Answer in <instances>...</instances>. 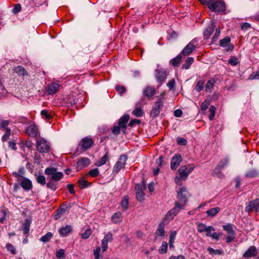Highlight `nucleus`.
<instances>
[{
    "mask_svg": "<svg viewBox=\"0 0 259 259\" xmlns=\"http://www.w3.org/2000/svg\"><path fill=\"white\" fill-rule=\"evenodd\" d=\"M209 104H210V102L209 100H205L201 104V110H203V111L206 110L208 108Z\"/></svg>",
    "mask_w": 259,
    "mask_h": 259,
    "instance_id": "052dcab7",
    "label": "nucleus"
},
{
    "mask_svg": "<svg viewBox=\"0 0 259 259\" xmlns=\"http://www.w3.org/2000/svg\"><path fill=\"white\" fill-rule=\"evenodd\" d=\"M78 183L81 188H84L89 185L90 184L88 183V181L84 178H81L78 181Z\"/></svg>",
    "mask_w": 259,
    "mask_h": 259,
    "instance_id": "4c0bfd02",
    "label": "nucleus"
},
{
    "mask_svg": "<svg viewBox=\"0 0 259 259\" xmlns=\"http://www.w3.org/2000/svg\"><path fill=\"white\" fill-rule=\"evenodd\" d=\"M54 181L50 180V181L47 184V186L48 188L55 190L57 188V184L55 183V181Z\"/></svg>",
    "mask_w": 259,
    "mask_h": 259,
    "instance_id": "603ef678",
    "label": "nucleus"
},
{
    "mask_svg": "<svg viewBox=\"0 0 259 259\" xmlns=\"http://www.w3.org/2000/svg\"><path fill=\"white\" fill-rule=\"evenodd\" d=\"M182 161V157L180 154H176L172 157L171 163L170 167L171 169L175 170L179 166Z\"/></svg>",
    "mask_w": 259,
    "mask_h": 259,
    "instance_id": "f3484780",
    "label": "nucleus"
},
{
    "mask_svg": "<svg viewBox=\"0 0 259 259\" xmlns=\"http://www.w3.org/2000/svg\"><path fill=\"white\" fill-rule=\"evenodd\" d=\"M182 180H183L182 178L180 177L179 175L176 176L175 178L176 183L179 186H181L182 185Z\"/></svg>",
    "mask_w": 259,
    "mask_h": 259,
    "instance_id": "774afa93",
    "label": "nucleus"
},
{
    "mask_svg": "<svg viewBox=\"0 0 259 259\" xmlns=\"http://www.w3.org/2000/svg\"><path fill=\"white\" fill-rule=\"evenodd\" d=\"M176 235H177V232L175 231H171L170 233L169 246L170 248H174L173 244L175 242Z\"/></svg>",
    "mask_w": 259,
    "mask_h": 259,
    "instance_id": "473e14b6",
    "label": "nucleus"
},
{
    "mask_svg": "<svg viewBox=\"0 0 259 259\" xmlns=\"http://www.w3.org/2000/svg\"><path fill=\"white\" fill-rule=\"evenodd\" d=\"M146 189V186L145 184L142 185L138 184L136 185V197L137 199L139 201H142L144 199L145 194L143 192V190Z\"/></svg>",
    "mask_w": 259,
    "mask_h": 259,
    "instance_id": "2eb2a0df",
    "label": "nucleus"
},
{
    "mask_svg": "<svg viewBox=\"0 0 259 259\" xmlns=\"http://www.w3.org/2000/svg\"><path fill=\"white\" fill-rule=\"evenodd\" d=\"M239 63L238 59L235 56H232L228 60V63L232 66H236Z\"/></svg>",
    "mask_w": 259,
    "mask_h": 259,
    "instance_id": "ea45409f",
    "label": "nucleus"
},
{
    "mask_svg": "<svg viewBox=\"0 0 259 259\" xmlns=\"http://www.w3.org/2000/svg\"><path fill=\"white\" fill-rule=\"evenodd\" d=\"M71 232V228H61L59 230V233L62 236H66Z\"/></svg>",
    "mask_w": 259,
    "mask_h": 259,
    "instance_id": "e433bc0d",
    "label": "nucleus"
},
{
    "mask_svg": "<svg viewBox=\"0 0 259 259\" xmlns=\"http://www.w3.org/2000/svg\"><path fill=\"white\" fill-rule=\"evenodd\" d=\"M92 230L90 228H88L81 234V238L84 239H88L92 234Z\"/></svg>",
    "mask_w": 259,
    "mask_h": 259,
    "instance_id": "09e8293b",
    "label": "nucleus"
},
{
    "mask_svg": "<svg viewBox=\"0 0 259 259\" xmlns=\"http://www.w3.org/2000/svg\"><path fill=\"white\" fill-rule=\"evenodd\" d=\"M215 80L211 79L208 80L205 85V91L206 92H211L215 84Z\"/></svg>",
    "mask_w": 259,
    "mask_h": 259,
    "instance_id": "bb28decb",
    "label": "nucleus"
},
{
    "mask_svg": "<svg viewBox=\"0 0 259 259\" xmlns=\"http://www.w3.org/2000/svg\"><path fill=\"white\" fill-rule=\"evenodd\" d=\"M36 180L38 183L42 185H45L46 184V178L42 175L38 176L36 177Z\"/></svg>",
    "mask_w": 259,
    "mask_h": 259,
    "instance_id": "8fccbe9b",
    "label": "nucleus"
},
{
    "mask_svg": "<svg viewBox=\"0 0 259 259\" xmlns=\"http://www.w3.org/2000/svg\"><path fill=\"white\" fill-rule=\"evenodd\" d=\"M6 247L12 254H16L15 248L12 244L10 243H7L6 245Z\"/></svg>",
    "mask_w": 259,
    "mask_h": 259,
    "instance_id": "5fc2aeb1",
    "label": "nucleus"
},
{
    "mask_svg": "<svg viewBox=\"0 0 259 259\" xmlns=\"http://www.w3.org/2000/svg\"><path fill=\"white\" fill-rule=\"evenodd\" d=\"M128 201L129 198L128 196H125L123 197L120 203L122 209L126 210L128 209L129 204Z\"/></svg>",
    "mask_w": 259,
    "mask_h": 259,
    "instance_id": "cd10ccee",
    "label": "nucleus"
},
{
    "mask_svg": "<svg viewBox=\"0 0 259 259\" xmlns=\"http://www.w3.org/2000/svg\"><path fill=\"white\" fill-rule=\"evenodd\" d=\"M231 39L230 37L227 36L223 39L220 40V46L222 47L225 48V51L227 52L231 51L234 49V45L230 43Z\"/></svg>",
    "mask_w": 259,
    "mask_h": 259,
    "instance_id": "f8f14e48",
    "label": "nucleus"
},
{
    "mask_svg": "<svg viewBox=\"0 0 259 259\" xmlns=\"http://www.w3.org/2000/svg\"><path fill=\"white\" fill-rule=\"evenodd\" d=\"M257 253L256 248L254 246H251L244 253L243 256L250 257L255 256Z\"/></svg>",
    "mask_w": 259,
    "mask_h": 259,
    "instance_id": "5701e85b",
    "label": "nucleus"
},
{
    "mask_svg": "<svg viewBox=\"0 0 259 259\" xmlns=\"http://www.w3.org/2000/svg\"><path fill=\"white\" fill-rule=\"evenodd\" d=\"M14 71L19 75L24 76L27 74L25 68L21 66H17L14 69Z\"/></svg>",
    "mask_w": 259,
    "mask_h": 259,
    "instance_id": "2f4dec72",
    "label": "nucleus"
},
{
    "mask_svg": "<svg viewBox=\"0 0 259 259\" xmlns=\"http://www.w3.org/2000/svg\"><path fill=\"white\" fill-rule=\"evenodd\" d=\"M68 206L66 205L61 206L55 212L54 218L56 220L59 219L61 216L63 215L66 212Z\"/></svg>",
    "mask_w": 259,
    "mask_h": 259,
    "instance_id": "412c9836",
    "label": "nucleus"
},
{
    "mask_svg": "<svg viewBox=\"0 0 259 259\" xmlns=\"http://www.w3.org/2000/svg\"><path fill=\"white\" fill-rule=\"evenodd\" d=\"M155 77L158 82L162 83L166 78V71L162 68L160 67L159 65H157V68L155 69Z\"/></svg>",
    "mask_w": 259,
    "mask_h": 259,
    "instance_id": "1a4fd4ad",
    "label": "nucleus"
},
{
    "mask_svg": "<svg viewBox=\"0 0 259 259\" xmlns=\"http://www.w3.org/2000/svg\"><path fill=\"white\" fill-rule=\"evenodd\" d=\"M164 230L163 228H159L155 232V235L156 237H157L158 236H163L164 234Z\"/></svg>",
    "mask_w": 259,
    "mask_h": 259,
    "instance_id": "4d7b16f0",
    "label": "nucleus"
},
{
    "mask_svg": "<svg viewBox=\"0 0 259 259\" xmlns=\"http://www.w3.org/2000/svg\"><path fill=\"white\" fill-rule=\"evenodd\" d=\"M143 110L139 107L135 108L133 111V114L136 117H141L143 115Z\"/></svg>",
    "mask_w": 259,
    "mask_h": 259,
    "instance_id": "79ce46f5",
    "label": "nucleus"
},
{
    "mask_svg": "<svg viewBox=\"0 0 259 259\" xmlns=\"http://www.w3.org/2000/svg\"><path fill=\"white\" fill-rule=\"evenodd\" d=\"M229 162V160L227 158L225 157L220 160L217 165L215 169L220 170L223 169Z\"/></svg>",
    "mask_w": 259,
    "mask_h": 259,
    "instance_id": "c85d7f7f",
    "label": "nucleus"
},
{
    "mask_svg": "<svg viewBox=\"0 0 259 259\" xmlns=\"http://www.w3.org/2000/svg\"><path fill=\"white\" fill-rule=\"evenodd\" d=\"M207 250L210 254H211L212 255L221 254L222 253V251L219 249H214L211 247H208L207 248Z\"/></svg>",
    "mask_w": 259,
    "mask_h": 259,
    "instance_id": "de8ad7c7",
    "label": "nucleus"
},
{
    "mask_svg": "<svg viewBox=\"0 0 259 259\" xmlns=\"http://www.w3.org/2000/svg\"><path fill=\"white\" fill-rule=\"evenodd\" d=\"M163 106V100L161 98L158 97L155 102L154 106L151 111V114L156 116L159 114L161 108Z\"/></svg>",
    "mask_w": 259,
    "mask_h": 259,
    "instance_id": "dca6fc26",
    "label": "nucleus"
},
{
    "mask_svg": "<svg viewBox=\"0 0 259 259\" xmlns=\"http://www.w3.org/2000/svg\"><path fill=\"white\" fill-rule=\"evenodd\" d=\"M20 185L26 191H29L32 187V183L28 179L23 178L21 179Z\"/></svg>",
    "mask_w": 259,
    "mask_h": 259,
    "instance_id": "6ab92c4d",
    "label": "nucleus"
},
{
    "mask_svg": "<svg viewBox=\"0 0 259 259\" xmlns=\"http://www.w3.org/2000/svg\"><path fill=\"white\" fill-rule=\"evenodd\" d=\"M259 173L255 169H251L248 170L245 174V177L247 178H253L258 177Z\"/></svg>",
    "mask_w": 259,
    "mask_h": 259,
    "instance_id": "393cba45",
    "label": "nucleus"
},
{
    "mask_svg": "<svg viewBox=\"0 0 259 259\" xmlns=\"http://www.w3.org/2000/svg\"><path fill=\"white\" fill-rule=\"evenodd\" d=\"M46 175L51 176L50 180L57 182L61 180L64 176L62 172L57 171L54 167H48L45 170Z\"/></svg>",
    "mask_w": 259,
    "mask_h": 259,
    "instance_id": "7ed1b4c3",
    "label": "nucleus"
},
{
    "mask_svg": "<svg viewBox=\"0 0 259 259\" xmlns=\"http://www.w3.org/2000/svg\"><path fill=\"white\" fill-rule=\"evenodd\" d=\"M11 134V130L9 128H6L5 134L2 136V140L3 142L7 141L10 137Z\"/></svg>",
    "mask_w": 259,
    "mask_h": 259,
    "instance_id": "37998d69",
    "label": "nucleus"
},
{
    "mask_svg": "<svg viewBox=\"0 0 259 259\" xmlns=\"http://www.w3.org/2000/svg\"><path fill=\"white\" fill-rule=\"evenodd\" d=\"M221 34V30L220 28H217L215 30V33L213 35V36L212 37V42L216 41L219 38L220 35Z\"/></svg>",
    "mask_w": 259,
    "mask_h": 259,
    "instance_id": "3c124183",
    "label": "nucleus"
},
{
    "mask_svg": "<svg viewBox=\"0 0 259 259\" xmlns=\"http://www.w3.org/2000/svg\"><path fill=\"white\" fill-rule=\"evenodd\" d=\"M251 24L247 22L243 23L240 26L241 29L244 31L248 30L249 28H251Z\"/></svg>",
    "mask_w": 259,
    "mask_h": 259,
    "instance_id": "bf43d9fd",
    "label": "nucleus"
},
{
    "mask_svg": "<svg viewBox=\"0 0 259 259\" xmlns=\"http://www.w3.org/2000/svg\"><path fill=\"white\" fill-rule=\"evenodd\" d=\"M9 147L12 150L17 149L16 141L14 140H10L9 142Z\"/></svg>",
    "mask_w": 259,
    "mask_h": 259,
    "instance_id": "680f3d73",
    "label": "nucleus"
},
{
    "mask_svg": "<svg viewBox=\"0 0 259 259\" xmlns=\"http://www.w3.org/2000/svg\"><path fill=\"white\" fill-rule=\"evenodd\" d=\"M235 238L234 236V233L233 232H232L230 235H228L226 238V241L228 243H229L231 241H232Z\"/></svg>",
    "mask_w": 259,
    "mask_h": 259,
    "instance_id": "338daca9",
    "label": "nucleus"
},
{
    "mask_svg": "<svg viewBox=\"0 0 259 259\" xmlns=\"http://www.w3.org/2000/svg\"><path fill=\"white\" fill-rule=\"evenodd\" d=\"M108 159V153H106L103 157H102L100 160L97 161L95 164L97 166H101L106 163Z\"/></svg>",
    "mask_w": 259,
    "mask_h": 259,
    "instance_id": "7c9ffc66",
    "label": "nucleus"
},
{
    "mask_svg": "<svg viewBox=\"0 0 259 259\" xmlns=\"http://www.w3.org/2000/svg\"><path fill=\"white\" fill-rule=\"evenodd\" d=\"M130 119V116L125 114L119 120L118 125H115L112 128V132L114 135H118L121 130L123 133H125L126 123Z\"/></svg>",
    "mask_w": 259,
    "mask_h": 259,
    "instance_id": "f03ea898",
    "label": "nucleus"
},
{
    "mask_svg": "<svg viewBox=\"0 0 259 259\" xmlns=\"http://www.w3.org/2000/svg\"><path fill=\"white\" fill-rule=\"evenodd\" d=\"M90 164V160L88 158L82 157L77 162V167L79 169H82L88 166Z\"/></svg>",
    "mask_w": 259,
    "mask_h": 259,
    "instance_id": "4be33fe9",
    "label": "nucleus"
},
{
    "mask_svg": "<svg viewBox=\"0 0 259 259\" xmlns=\"http://www.w3.org/2000/svg\"><path fill=\"white\" fill-rule=\"evenodd\" d=\"M52 236L53 234L49 232L41 237L40 241L44 242H48L51 239Z\"/></svg>",
    "mask_w": 259,
    "mask_h": 259,
    "instance_id": "c03bdc74",
    "label": "nucleus"
},
{
    "mask_svg": "<svg viewBox=\"0 0 259 259\" xmlns=\"http://www.w3.org/2000/svg\"><path fill=\"white\" fill-rule=\"evenodd\" d=\"M87 175L90 176L92 178H95L99 175V169L98 168L91 169Z\"/></svg>",
    "mask_w": 259,
    "mask_h": 259,
    "instance_id": "a18cd8bd",
    "label": "nucleus"
},
{
    "mask_svg": "<svg viewBox=\"0 0 259 259\" xmlns=\"http://www.w3.org/2000/svg\"><path fill=\"white\" fill-rule=\"evenodd\" d=\"M178 201L175 203V207L166 213L159 227H164L168 224L174 218L185 205L188 201L189 193L185 187H181L177 192Z\"/></svg>",
    "mask_w": 259,
    "mask_h": 259,
    "instance_id": "f257e3e1",
    "label": "nucleus"
},
{
    "mask_svg": "<svg viewBox=\"0 0 259 259\" xmlns=\"http://www.w3.org/2000/svg\"><path fill=\"white\" fill-rule=\"evenodd\" d=\"M220 208L219 207H216L214 208H211L206 211V213L207 217H214L220 211Z\"/></svg>",
    "mask_w": 259,
    "mask_h": 259,
    "instance_id": "a878e982",
    "label": "nucleus"
},
{
    "mask_svg": "<svg viewBox=\"0 0 259 259\" xmlns=\"http://www.w3.org/2000/svg\"><path fill=\"white\" fill-rule=\"evenodd\" d=\"M40 114L42 117L46 119H50L53 117L52 113L47 110H41Z\"/></svg>",
    "mask_w": 259,
    "mask_h": 259,
    "instance_id": "f704fd0d",
    "label": "nucleus"
},
{
    "mask_svg": "<svg viewBox=\"0 0 259 259\" xmlns=\"http://www.w3.org/2000/svg\"><path fill=\"white\" fill-rule=\"evenodd\" d=\"M245 211L249 213L251 211H254L255 213L259 212V199L251 201L245 207Z\"/></svg>",
    "mask_w": 259,
    "mask_h": 259,
    "instance_id": "9d476101",
    "label": "nucleus"
},
{
    "mask_svg": "<svg viewBox=\"0 0 259 259\" xmlns=\"http://www.w3.org/2000/svg\"><path fill=\"white\" fill-rule=\"evenodd\" d=\"M167 243L166 242L164 241L162 242V245L159 249V252L160 254L165 253L167 252Z\"/></svg>",
    "mask_w": 259,
    "mask_h": 259,
    "instance_id": "a19ab883",
    "label": "nucleus"
},
{
    "mask_svg": "<svg viewBox=\"0 0 259 259\" xmlns=\"http://www.w3.org/2000/svg\"><path fill=\"white\" fill-rule=\"evenodd\" d=\"M198 231L199 232H205L207 236L211 237V238L218 239L220 234L214 232V230L213 228H199Z\"/></svg>",
    "mask_w": 259,
    "mask_h": 259,
    "instance_id": "4468645a",
    "label": "nucleus"
},
{
    "mask_svg": "<svg viewBox=\"0 0 259 259\" xmlns=\"http://www.w3.org/2000/svg\"><path fill=\"white\" fill-rule=\"evenodd\" d=\"M203 86H204V82L203 81H198L197 84H196V90L199 92H200L202 90L203 88Z\"/></svg>",
    "mask_w": 259,
    "mask_h": 259,
    "instance_id": "6e6d98bb",
    "label": "nucleus"
},
{
    "mask_svg": "<svg viewBox=\"0 0 259 259\" xmlns=\"http://www.w3.org/2000/svg\"><path fill=\"white\" fill-rule=\"evenodd\" d=\"M181 60V56L180 55H178L176 57L171 59L170 61V63L173 66H178L180 64Z\"/></svg>",
    "mask_w": 259,
    "mask_h": 259,
    "instance_id": "72a5a7b5",
    "label": "nucleus"
},
{
    "mask_svg": "<svg viewBox=\"0 0 259 259\" xmlns=\"http://www.w3.org/2000/svg\"><path fill=\"white\" fill-rule=\"evenodd\" d=\"M56 256L58 259H64L65 257V251L63 249H60L56 251Z\"/></svg>",
    "mask_w": 259,
    "mask_h": 259,
    "instance_id": "58836bf2",
    "label": "nucleus"
},
{
    "mask_svg": "<svg viewBox=\"0 0 259 259\" xmlns=\"http://www.w3.org/2000/svg\"><path fill=\"white\" fill-rule=\"evenodd\" d=\"M127 159V156L125 155H121L119 158L118 161L115 163L113 167V173L116 174L120 171V170L123 168L126 164Z\"/></svg>",
    "mask_w": 259,
    "mask_h": 259,
    "instance_id": "423d86ee",
    "label": "nucleus"
},
{
    "mask_svg": "<svg viewBox=\"0 0 259 259\" xmlns=\"http://www.w3.org/2000/svg\"><path fill=\"white\" fill-rule=\"evenodd\" d=\"M116 90L120 94H122L125 92L126 89L124 86L117 85L116 87Z\"/></svg>",
    "mask_w": 259,
    "mask_h": 259,
    "instance_id": "e2e57ef3",
    "label": "nucleus"
},
{
    "mask_svg": "<svg viewBox=\"0 0 259 259\" xmlns=\"http://www.w3.org/2000/svg\"><path fill=\"white\" fill-rule=\"evenodd\" d=\"M214 28L212 26L208 27L204 31V35L206 37H209L213 32Z\"/></svg>",
    "mask_w": 259,
    "mask_h": 259,
    "instance_id": "49530a36",
    "label": "nucleus"
},
{
    "mask_svg": "<svg viewBox=\"0 0 259 259\" xmlns=\"http://www.w3.org/2000/svg\"><path fill=\"white\" fill-rule=\"evenodd\" d=\"M26 133L31 137H35L38 135V129L34 124H30L26 130Z\"/></svg>",
    "mask_w": 259,
    "mask_h": 259,
    "instance_id": "a211bd4d",
    "label": "nucleus"
},
{
    "mask_svg": "<svg viewBox=\"0 0 259 259\" xmlns=\"http://www.w3.org/2000/svg\"><path fill=\"white\" fill-rule=\"evenodd\" d=\"M214 12H223L225 10V6L223 2L218 0H209L208 7Z\"/></svg>",
    "mask_w": 259,
    "mask_h": 259,
    "instance_id": "20e7f679",
    "label": "nucleus"
},
{
    "mask_svg": "<svg viewBox=\"0 0 259 259\" xmlns=\"http://www.w3.org/2000/svg\"><path fill=\"white\" fill-rule=\"evenodd\" d=\"M155 89L150 86L146 87L144 90V94L148 98H150L155 94Z\"/></svg>",
    "mask_w": 259,
    "mask_h": 259,
    "instance_id": "b1692460",
    "label": "nucleus"
},
{
    "mask_svg": "<svg viewBox=\"0 0 259 259\" xmlns=\"http://www.w3.org/2000/svg\"><path fill=\"white\" fill-rule=\"evenodd\" d=\"M197 42L196 38L191 41L182 50L181 54L184 56H188L195 50V44Z\"/></svg>",
    "mask_w": 259,
    "mask_h": 259,
    "instance_id": "9b49d317",
    "label": "nucleus"
},
{
    "mask_svg": "<svg viewBox=\"0 0 259 259\" xmlns=\"http://www.w3.org/2000/svg\"><path fill=\"white\" fill-rule=\"evenodd\" d=\"M194 168V166L191 165L181 166L178 170V174L183 180H185Z\"/></svg>",
    "mask_w": 259,
    "mask_h": 259,
    "instance_id": "0eeeda50",
    "label": "nucleus"
},
{
    "mask_svg": "<svg viewBox=\"0 0 259 259\" xmlns=\"http://www.w3.org/2000/svg\"><path fill=\"white\" fill-rule=\"evenodd\" d=\"M194 62V58L193 57H188L185 63L183 65L182 67L185 69H188L190 65Z\"/></svg>",
    "mask_w": 259,
    "mask_h": 259,
    "instance_id": "c9c22d12",
    "label": "nucleus"
},
{
    "mask_svg": "<svg viewBox=\"0 0 259 259\" xmlns=\"http://www.w3.org/2000/svg\"><path fill=\"white\" fill-rule=\"evenodd\" d=\"M121 213L120 212L114 213L111 217V220L115 223H117L121 221Z\"/></svg>",
    "mask_w": 259,
    "mask_h": 259,
    "instance_id": "c756f323",
    "label": "nucleus"
},
{
    "mask_svg": "<svg viewBox=\"0 0 259 259\" xmlns=\"http://www.w3.org/2000/svg\"><path fill=\"white\" fill-rule=\"evenodd\" d=\"M46 1V0H31L32 3L30 4L32 5V6H39L43 4Z\"/></svg>",
    "mask_w": 259,
    "mask_h": 259,
    "instance_id": "13d9d810",
    "label": "nucleus"
},
{
    "mask_svg": "<svg viewBox=\"0 0 259 259\" xmlns=\"http://www.w3.org/2000/svg\"><path fill=\"white\" fill-rule=\"evenodd\" d=\"M10 123L9 120H3L1 123L0 128H5L6 130V128L7 127V126L9 125Z\"/></svg>",
    "mask_w": 259,
    "mask_h": 259,
    "instance_id": "0e129e2a",
    "label": "nucleus"
},
{
    "mask_svg": "<svg viewBox=\"0 0 259 259\" xmlns=\"http://www.w3.org/2000/svg\"><path fill=\"white\" fill-rule=\"evenodd\" d=\"M61 87L58 82H53L48 84L46 89L49 95H53L59 91Z\"/></svg>",
    "mask_w": 259,
    "mask_h": 259,
    "instance_id": "ddd939ff",
    "label": "nucleus"
},
{
    "mask_svg": "<svg viewBox=\"0 0 259 259\" xmlns=\"http://www.w3.org/2000/svg\"><path fill=\"white\" fill-rule=\"evenodd\" d=\"M175 83V80L174 79H171L168 82L167 86L170 90H171L174 89Z\"/></svg>",
    "mask_w": 259,
    "mask_h": 259,
    "instance_id": "69168bd1",
    "label": "nucleus"
},
{
    "mask_svg": "<svg viewBox=\"0 0 259 259\" xmlns=\"http://www.w3.org/2000/svg\"><path fill=\"white\" fill-rule=\"evenodd\" d=\"M112 240V235L111 233L106 234L102 241V249L103 252L105 251L108 248V243Z\"/></svg>",
    "mask_w": 259,
    "mask_h": 259,
    "instance_id": "aec40b11",
    "label": "nucleus"
},
{
    "mask_svg": "<svg viewBox=\"0 0 259 259\" xmlns=\"http://www.w3.org/2000/svg\"><path fill=\"white\" fill-rule=\"evenodd\" d=\"M50 144L44 139L41 138L36 142V149L40 153H47L50 150Z\"/></svg>",
    "mask_w": 259,
    "mask_h": 259,
    "instance_id": "39448f33",
    "label": "nucleus"
},
{
    "mask_svg": "<svg viewBox=\"0 0 259 259\" xmlns=\"http://www.w3.org/2000/svg\"><path fill=\"white\" fill-rule=\"evenodd\" d=\"M177 142L179 145L184 146L187 144V140L184 138L181 137H178L177 139Z\"/></svg>",
    "mask_w": 259,
    "mask_h": 259,
    "instance_id": "864d4df0",
    "label": "nucleus"
},
{
    "mask_svg": "<svg viewBox=\"0 0 259 259\" xmlns=\"http://www.w3.org/2000/svg\"><path fill=\"white\" fill-rule=\"evenodd\" d=\"M93 140L89 137H85L81 140L79 142L78 148H80L82 150H85L90 148L94 144Z\"/></svg>",
    "mask_w": 259,
    "mask_h": 259,
    "instance_id": "6e6552de",
    "label": "nucleus"
}]
</instances>
